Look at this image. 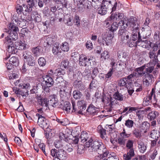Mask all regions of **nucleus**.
I'll use <instances>...</instances> for the list:
<instances>
[{
  "label": "nucleus",
  "instance_id": "nucleus-29",
  "mask_svg": "<svg viewBox=\"0 0 160 160\" xmlns=\"http://www.w3.org/2000/svg\"><path fill=\"white\" fill-rule=\"evenodd\" d=\"M109 58V52L107 50H105L101 54L100 60L103 62L106 59Z\"/></svg>",
  "mask_w": 160,
  "mask_h": 160
},
{
  "label": "nucleus",
  "instance_id": "nucleus-14",
  "mask_svg": "<svg viewBox=\"0 0 160 160\" xmlns=\"http://www.w3.org/2000/svg\"><path fill=\"white\" fill-rule=\"evenodd\" d=\"M37 96H38V101L39 104L42 106L43 108L46 107V109H47V107L48 106V100L46 98H41L40 95L37 94Z\"/></svg>",
  "mask_w": 160,
  "mask_h": 160
},
{
  "label": "nucleus",
  "instance_id": "nucleus-59",
  "mask_svg": "<svg viewBox=\"0 0 160 160\" xmlns=\"http://www.w3.org/2000/svg\"><path fill=\"white\" fill-rule=\"evenodd\" d=\"M134 142L132 140H128L127 141L126 147L127 149H130L133 148Z\"/></svg>",
  "mask_w": 160,
  "mask_h": 160
},
{
  "label": "nucleus",
  "instance_id": "nucleus-56",
  "mask_svg": "<svg viewBox=\"0 0 160 160\" xmlns=\"http://www.w3.org/2000/svg\"><path fill=\"white\" fill-rule=\"evenodd\" d=\"M132 133L137 138H139L141 137V133L138 129L135 128L133 131Z\"/></svg>",
  "mask_w": 160,
  "mask_h": 160
},
{
  "label": "nucleus",
  "instance_id": "nucleus-58",
  "mask_svg": "<svg viewBox=\"0 0 160 160\" xmlns=\"http://www.w3.org/2000/svg\"><path fill=\"white\" fill-rule=\"evenodd\" d=\"M134 122L132 120L128 119L125 121V125L128 128H132Z\"/></svg>",
  "mask_w": 160,
  "mask_h": 160
},
{
  "label": "nucleus",
  "instance_id": "nucleus-47",
  "mask_svg": "<svg viewBox=\"0 0 160 160\" xmlns=\"http://www.w3.org/2000/svg\"><path fill=\"white\" fill-rule=\"evenodd\" d=\"M91 0H87L86 1V2L83 4L84 6V8L89 9L91 8L92 6L93 7V3H92Z\"/></svg>",
  "mask_w": 160,
  "mask_h": 160
},
{
  "label": "nucleus",
  "instance_id": "nucleus-40",
  "mask_svg": "<svg viewBox=\"0 0 160 160\" xmlns=\"http://www.w3.org/2000/svg\"><path fill=\"white\" fill-rule=\"evenodd\" d=\"M9 62L15 66H18L19 63L18 58L15 57H12L9 60Z\"/></svg>",
  "mask_w": 160,
  "mask_h": 160
},
{
  "label": "nucleus",
  "instance_id": "nucleus-27",
  "mask_svg": "<svg viewBox=\"0 0 160 160\" xmlns=\"http://www.w3.org/2000/svg\"><path fill=\"white\" fill-rule=\"evenodd\" d=\"M82 75L81 72L78 70H76L73 75L74 81H81Z\"/></svg>",
  "mask_w": 160,
  "mask_h": 160
},
{
  "label": "nucleus",
  "instance_id": "nucleus-30",
  "mask_svg": "<svg viewBox=\"0 0 160 160\" xmlns=\"http://www.w3.org/2000/svg\"><path fill=\"white\" fill-rule=\"evenodd\" d=\"M158 112L156 111H152L148 114V118L151 121L153 120L158 116Z\"/></svg>",
  "mask_w": 160,
  "mask_h": 160
},
{
  "label": "nucleus",
  "instance_id": "nucleus-15",
  "mask_svg": "<svg viewBox=\"0 0 160 160\" xmlns=\"http://www.w3.org/2000/svg\"><path fill=\"white\" fill-rule=\"evenodd\" d=\"M60 44L58 42H56L53 46L52 49V52L55 55H59L62 52L60 50Z\"/></svg>",
  "mask_w": 160,
  "mask_h": 160
},
{
  "label": "nucleus",
  "instance_id": "nucleus-8",
  "mask_svg": "<svg viewBox=\"0 0 160 160\" xmlns=\"http://www.w3.org/2000/svg\"><path fill=\"white\" fill-rule=\"evenodd\" d=\"M143 77V84L145 87H148L150 85L153 78L152 75L148 73H145Z\"/></svg>",
  "mask_w": 160,
  "mask_h": 160
},
{
  "label": "nucleus",
  "instance_id": "nucleus-42",
  "mask_svg": "<svg viewBox=\"0 0 160 160\" xmlns=\"http://www.w3.org/2000/svg\"><path fill=\"white\" fill-rule=\"evenodd\" d=\"M8 26L10 32H17L19 31L18 28L13 22L10 23Z\"/></svg>",
  "mask_w": 160,
  "mask_h": 160
},
{
  "label": "nucleus",
  "instance_id": "nucleus-43",
  "mask_svg": "<svg viewBox=\"0 0 160 160\" xmlns=\"http://www.w3.org/2000/svg\"><path fill=\"white\" fill-rule=\"evenodd\" d=\"M143 29V34L145 35V38H148L150 36L151 33V31L150 28L149 27H148L147 28H145Z\"/></svg>",
  "mask_w": 160,
  "mask_h": 160
},
{
  "label": "nucleus",
  "instance_id": "nucleus-21",
  "mask_svg": "<svg viewBox=\"0 0 160 160\" xmlns=\"http://www.w3.org/2000/svg\"><path fill=\"white\" fill-rule=\"evenodd\" d=\"M97 131L100 134L101 137L103 139H105V136L106 135V130L103 128L101 125H99L97 128Z\"/></svg>",
  "mask_w": 160,
  "mask_h": 160
},
{
  "label": "nucleus",
  "instance_id": "nucleus-2",
  "mask_svg": "<svg viewBox=\"0 0 160 160\" xmlns=\"http://www.w3.org/2000/svg\"><path fill=\"white\" fill-rule=\"evenodd\" d=\"M118 27L117 22H113L110 29V30L112 31V32H110V33L107 32L103 33L102 35L101 38H98V42L99 43L101 44L102 43L103 45L105 44L108 46L111 44L112 42V40L114 37L113 32L116 31Z\"/></svg>",
  "mask_w": 160,
  "mask_h": 160
},
{
  "label": "nucleus",
  "instance_id": "nucleus-62",
  "mask_svg": "<svg viewBox=\"0 0 160 160\" xmlns=\"http://www.w3.org/2000/svg\"><path fill=\"white\" fill-rule=\"evenodd\" d=\"M54 145L56 148H60L63 146L62 142L60 140H57L54 142Z\"/></svg>",
  "mask_w": 160,
  "mask_h": 160
},
{
  "label": "nucleus",
  "instance_id": "nucleus-16",
  "mask_svg": "<svg viewBox=\"0 0 160 160\" xmlns=\"http://www.w3.org/2000/svg\"><path fill=\"white\" fill-rule=\"evenodd\" d=\"M18 35L17 32H10L9 35L6 37L4 41H7L8 40H10L11 42H12V40H16L18 38Z\"/></svg>",
  "mask_w": 160,
  "mask_h": 160
},
{
  "label": "nucleus",
  "instance_id": "nucleus-19",
  "mask_svg": "<svg viewBox=\"0 0 160 160\" xmlns=\"http://www.w3.org/2000/svg\"><path fill=\"white\" fill-rule=\"evenodd\" d=\"M48 104L53 107H56L58 103V99L55 95H51L49 96Z\"/></svg>",
  "mask_w": 160,
  "mask_h": 160
},
{
  "label": "nucleus",
  "instance_id": "nucleus-51",
  "mask_svg": "<svg viewBox=\"0 0 160 160\" xmlns=\"http://www.w3.org/2000/svg\"><path fill=\"white\" fill-rule=\"evenodd\" d=\"M113 96V98L116 99L119 101H122L123 100V95L121 93H119L118 91L115 93Z\"/></svg>",
  "mask_w": 160,
  "mask_h": 160
},
{
  "label": "nucleus",
  "instance_id": "nucleus-53",
  "mask_svg": "<svg viewBox=\"0 0 160 160\" xmlns=\"http://www.w3.org/2000/svg\"><path fill=\"white\" fill-rule=\"evenodd\" d=\"M27 64L30 66H33L35 65V61L33 57H32L28 60H26Z\"/></svg>",
  "mask_w": 160,
  "mask_h": 160
},
{
  "label": "nucleus",
  "instance_id": "nucleus-35",
  "mask_svg": "<svg viewBox=\"0 0 160 160\" xmlns=\"http://www.w3.org/2000/svg\"><path fill=\"white\" fill-rule=\"evenodd\" d=\"M18 15H17V13L14 14L12 17V20H14L15 22H17L18 23H19V25L21 23H22L23 22H25L26 20L24 19L19 18L18 17Z\"/></svg>",
  "mask_w": 160,
  "mask_h": 160
},
{
  "label": "nucleus",
  "instance_id": "nucleus-49",
  "mask_svg": "<svg viewBox=\"0 0 160 160\" xmlns=\"http://www.w3.org/2000/svg\"><path fill=\"white\" fill-rule=\"evenodd\" d=\"M112 20L110 17L108 18L104 22V26L107 28L109 27L112 25Z\"/></svg>",
  "mask_w": 160,
  "mask_h": 160
},
{
  "label": "nucleus",
  "instance_id": "nucleus-36",
  "mask_svg": "<svg viewBox=\"0 0 160 160\" xmlns=\"http://www.w3.org/2000/svg\"><path fill=\"white\" fill-rule=\"evenodd\" d=\"M89 135L86 132L83 131L81 133L80 136V138L82 142H84L88 140L89 137Z\"/></svg>",
  "mask_w": 160,
  "mask_h": 160
},
{
  "label": "nucleus",
  "instance_id": "nucleus-7",
  "mask_svg": "<svg viewBox=\"0 0 160 160\" xmlns=\"http://www.w3.org/2000/svg\"><path fill=\"white\" fill-rule=\"evenodd\" d=\"M99 111V108L96 107L92 103H91L86 110V114L88 116L90 115H94L97 114Z\"/></svg>",
  "mask_w": 160,
  "mask_h": 160
},
{
  "label": "nucleus",
  "instance_id": "nucleus-10",
  "mask_svg": "<svg viewBox=\"0 0 160 160\" xmlns=\"http://www.w3.org/2000/svg\"><path fill=\"white\" fill-rule=\"evenodd\" d=\"M137 75L135 72H133L129 75L124 77V79H125V81L126 83L132 87L133 82H136V78H137Z\"/></svg>",
  "mask_w": 160,
  "mask_h": 160
},
{
  "label": "nucleus",
  "instance_id": "nucleus-45",
  "mask_svg": "<svg viewBox=\"0 0 160 160\" xmlns=\"http://www.w3.org/2000/svg\"><path fill=\"white\" fill-rule=\"evenodd\" d=\"M19 75L15 72H12L8 75V78L10 80L16 79L19 78Z\"/></svg>",
  "mask_w": 160,
  "mask_h": 160
},
{
  "label": "nucleus",
  "instance_id": "nucleus-52",
  "mask_svg": "<svg viewBox=\"0 0 160 160\" xmlns=\"http://www.w3.org/2000/svg\"><path fill=\"white\" fill-rule=\"evenodd\" d=\"M75 148L77 149V151L78 153L81 154L84 153V147L83 145L82 144L79 145L77 147H75Z\"/></svg>",
  "mask_w": 160,
  "mask_h": 160
},
{
  "label": "nucleus",
  "instance_id": "nucleus-20",
  "mask_svg": "<svg viewBox=\"0 0 160 160\" xmlns=\"http://www.w3.org/2000/svg\"><path fill=\"white\" fill-rule=\"evenodd\" d=\"M150 125L147 122H144L140 126V129L141 132H143L144 133L147 132V130L149 128Z\"/></svg>",
  "mask_w": 160,
  "mask_h": 160
},
{
  "label": "nucleus",
  "instance_id": "nucleus-31",
  "mask_svg": "<svg viewBox=\"0 0 160 160\" xmlns=\"http://www.w3.org/2000/svg\"><path fill=\"white\" fill-rule=\"evenodd\" d=\"M66 83H68L67 82L63 80L61 76L57 77L55 81V83H56L58 86H62L63 84H66Z\"/></svg>",
  "mask_w": 160,
  "mask_h": 160
},
{
  "label": "nucleus",
  "instance_id": "nucleus-41",
  "mask_svg": "<svg viewBox=\"0 0 160 160\" xmlns=\"http://www.w3.org/2000/svg\"><path fill=\"white\" fill-rule=\"evenodd\" d=\"M41 48L38 46L33 48H32V52L34 56L37 57L40 55L41 51Z\"/></svg>",
  "mask_w": 160,
  "mask_h": 160
},
{
  "label": "nucleus",
  "instance_id": "nucleus-39",
  "mask_svg": "<svg viewBox=\"0 0 160 160\" xmlns=\"http://www.w3.org/2000/svg\"><path fill=\"white\" fill-rule=\"evenodd\" d=\"M72 112H77L78 113L81 114H83V112H82L79 109L78 106L76 105V103L74 102H72Z\"/></svg>",
  "mask_w": 160,
  "mask_h": 160
},
{
  "label": "nucleus",
  "instance_id": "nucleus-50",
  "mask_svg": "<svg viewBox=\"0 0 160 160\" xmlns=\"http://www.w3.org/2000/svg\"><path fill=\"white\" fill-rule=\"evenodd\" d=\"M127 44L129 47H137L138 46V42L133 41L130 39L129 41H127Z\"/></svg>",
  "mask_w": 160,
  "mask_h": 160
},
{
  "label": "nucleus",
  "instance_id": "nucleus-34",
  "mask_svg": "<svg viewBox=\"0 0 160 160\" xmlns=\"http://www.w3.org/2000/svg\"><path fill=\"white\" fill-rule=\"evenodd\" d=\"M159 132L157 130L153 129L151 132L150 137L153 139L157 140L159 137Z\"/></svg>",
  "mask_w": 160,
  "mask_h": 160
},
{
  "label": "nucleus",
  "instance_id": "nucleus-64",
  "mask_svg": "<svg viewBox=\"0 0 160 160\" xmlns=\"http://www.w3.org/2000/svg\"><path fill=\"white\" fill-rule=\"evenodd\" d=\"M80 56L77 52H73L71 53V57L72 58L75 60H77L78 59H79Z\"/></svg>",
  "mask_w": 160,
  "mask_h": 160
},
{
  "label": "nucleus",
  "instance_id": "nucleus-26",
  "mask_svg": "<svg viewBox=\"0 0 160 160\" xmlns=\"http://www.w3.org/2000/svg\"><path fill=\"white\" fill-rule=\"evenodd\" d=\"M66 152L62 149H59L57 154V157L59 159L63 160L66 158Z\"/></svg>",
  "mask_w": 160,
  "mask_h": 160
},
{
  "label": "nucleus",
  "instance_id": "nucleus-38",
  "mask_svg": "<svg viewBox=\"0 0 160 160\" xmlns=\"http://www.w3.org/2000/svg\"><path fill=\"white\" fill-rule=\"evenodd\" d=\"M60 48L64 52H68L69 49V46L68 43L66 42L62 43L61 45L60 44Z\"/></svg>",
  "mask_w": 160,
  "mask_h": 160
},
{
  "label": "nucleus",
  "instance_id": "nucleus-25",
  "mask_svg": "<svg viewBox=\"0 0 160 160\" xmlns=\"http://www.w3.org/2000/svg\"><path fill=\"white\" fill-rule=\"evenodd\" d=\"M138 46L143 48H147L148 47L149 44L150 47H152V43L149 41H148L147 40H145V41H142L141 40H140V41L138 42Z\"/></svg>",
  "mask_w": 160,
  "mask_h": 160
},
{
  "label": "nucleus",
  "instance_id": "nucleus-33",
  "mask_svg": "<svg viewBox=\"0 0 160 160\" xmlns=\"http://www.w3.org/2000/svg\"><path fill=\"white\" fill-rule=\"evenodd\" d=\"M156 64L151 65L150 63H148L145 65V70L146 71V73H151L153 71L154 68V66Z\"/></svg>",
  "mask_w": 160,
  "mask_h": 160
},
{
  "label": "nucleus",
  "instance_id": "nucleus-48",
  "mask_svg": "<svg viewBox=\"0 0 160 160\" xmlns=\"http://www.w3.org/2000/svg\"><path fill=\"white\" fill-rule=\"evenodd\" d=\"M15 93L19 95H21L22 97H27L28 95V91H15Z\"/></svg>",
  "mask_w": 160,
  "mask_h": 160
},
{
  "label": "nucleus",
  "instance_id": "nucleus-57",
  "mask_svg": "<svg viewBox=\"0 0 160 160\" xmlns=\"http://www.w3.org/2000/svg\"><path fill=\"white\" fill-rule=\"evenodd\" d=\"M67 107H70V102H62L60 105V108L63 110L66 109Z\"/></svg>",
  "mask_w": 160,
  "mask_h": 160
},
{
  "label": "nucleus",
  "instance_id": "nucleus-9",
  "mask_svg": "<svg viewBox=\"0 0 160 160\" xmlns=\"http://www.w3.org/2000/svg\"><path fill=\"white\" fill-rule=\"evenodd\" d=\"M3 45L7 48L8 52L12 53H15L16 47L14 46L13 42L10 40L4 41Z\"/></svg>",
  "mask_w": 160,
  "mask_h": 160
},
{
  "label": "nucleus",
  "instance_id": "nucleus-55",
  "mask_svg": "<svg viewBox=\"0 0 160 160\" xmlns=\"http://www.w3.org/2000/svg\"><path fill=\"white\" fill-rule=\"evenodd\" d=\"M36 116L38 117V123L39 125L40 123H41V122L43 120H45V118L44 116H43L42 114H36Z\"/></svg>",
  "mask_w": 160,
  "mask_h": 160
},
{
  "label": "nucleus",
  "instance_id": "nucleus-37",
  "mask_svg": "<svg viewBox=\"0 0 160 160\" xmlns=\"http://www.w3.org/2000/svg\"><path fill=\"white\" fill-rule=\"evenodd\" d=\"M65 71L66 70L65 69L60 68L57 69L55 71L54 74L55 75L58 76L63 75L65 73Z\"/></svg>",
  "mask_w": 160,
  "mask_h": 160
},
{
  "label": "nucleus",
  "instance_id": "nucleus-6",
  "mask_svg": "<svg viewBox=\"0 0 160 160\" xmlns=\"http://www.w3.org/2000/svg\"><path fill=\"white\" fill-rule=\"evenodd\" d=\"M125 28V26L121 27L119 31V36L123 42L128 39L129 37L131 35V33L127 30Z\"/></svg>",
  "mask_w": 160,
  "mask_h": 160
},
{
  "label": "nucleus",
  "instance_id": "nucleus-60",
  "mask_svg": "<svg viewBox=\"0 0 160 160\" xmlns=\"http://www.w3.org/2000/svg\"><path fill=\"white\" fill-rule=\"evenodd\" d=\"M39 64L42 66H45L46 63V60L44 58L40 57L38 60Z\"/></svg>",
  "mask_w": 160,
  "mask_h": 160
},
{
  "label": "nucleus",
  "instance_id": "nucleus-18",
  "mask_svg": "<svg viewBox=\"0 0 160 160\" xmlns=\"http://www.w3.org/2000/svg\"><path fill=\"white\" fill-rule=\"evenodd\" d=\"M131 35L130 36V39L133 41H135L138 42L140 41V40H141L140 34L139 32H138L137 31V32H133L132 34H131Z\"/></svg>",
  "mask_w": 160,
  "mask_h": 160
},
{
  "label": "nucleus",
  "instance_id": "nucleus-28",
  "mask_svg": "<svg viewBox=\"0 0 160 160\" xmlns=\"http://www.w3.org/2000/svg\"><path fill=\"white\" fill-rule=\"evenodd\" d=\"M108 7L104 6V5L102 4L99 8H98V13L101 15H104L106 13Z\"/></svg>",
  "mask_w": 160,
  "mask_h": 160
},
{
  "label": "nucleus",
  "instance_id": "nucleus-3",
  "mask_svg": "<svg viewBox=\"0 0 160 160\" xmlns=\"http://www.w3.org/2000/svg\"><path fill=\"white\" fill-rule=\"evenodd\" d=\"M42 80V84H43L42 88L44 90L48 89V88L51 87L53 83L52 78L48 75L43 76Z\"/></svg>",
  "mask_w": 160,
  "mask_h": 160
},
{
  "label": "nucleus",
  "instance_id": "nucleus-22",
  "mask_svg": "<svg viewBox=\"0 0 160 160\" xmlns=\"http://www.w3.org/2000/svg\"><path fill=\"white\" fill-rule=\"evenodd\" d=\"M16 49L19 50H23L26 48V44L22 41H18L15 44Z\"/></svg>",
  "mask_w": 160,
  "mask_h": 160
},
{
  "label": "nucleus",
  "instance_id": "nucleus-13",
  "mask_svg": "<svg viewBox=\"0 0 160 160\" xmlns=\"http://www.w3.org/2000/svg\"><path fill=\"white\" fill-rule=\"evenodd\" d=\"M89 63L91 64V62H89L88 60V58L86 56L83 55H80L79 58V64L80 66H86Z\"/></svg>",
  "mask_w": 160,
  "mask_h": 160
},
{
  "label": "nucleus",
  "instance_id": "nucleus-5",
  "mask_svg": "<svg viewBox=\"0 0 160 160\" xmlns=\"http://www.w3.org/2000/svg\"><path fill=\"white\" fill-rule=\"evenodd\" d=\"M125 26L126 28L127 27L132 28V30L136 31L138 30L139 29L138 25L137 22V18L134 17H132L128 20V22L126 24Z\"/></svg>",
  "mask_w": 160,
  "mask_h": 160
},
{
  "label": "nucleus",
  "instance_id": "nucleus-46",
  "mask_svg": "<svg viewBox=\"0 0 160 160\" xmlns=\"http://www.w3.org/2000/svg\"><path fill=\"white\" fill-rule=\"evenodd\" d=\"M82 94L80 91H74L73 93V96L75 99H79L82 96Z\"/></svg>",
  "mask_w": 160,
  "mask_h": 160
},
{
  "label": "nucleus",
  "instance_id": "nucleus-23",
  "mask_svg": "<svg viewBox=\"0 0 160 160\" xmlns=\"http://www.w3.org/2000/svg\"><path fill=\"white\" fill-rule=\"evenodd\" d=\"M138 149L140 152L144 153L146 151L147 147L144 143L141 140L138 141Z\"/></svg>",
  "mask_w": 160,
  "mask_h": 160
},
{
  "label": "nucleus",
  "instance_id": "nucleus-61",
  "mask_svg": "<svg viewBox=\"0 0 160 160\" xmlns=\"http://www.w3.org/2000/svg\"><path fill=\"white\" fill-rule=\"evenodd\" d=\"M19 87L20 88L26 89H30V86L28 83H24L22 85L20 84L19 85Z\"/></svg>",
  "mask_w": 160,
  "mask_h": 160
},
{
  "label": "nucleus",
  "instance_id": "nucleus-54",
  "mask_svg": "<svg viewBox=\"0 0 160 160\" xmlns=\"http://www.w3.org/2000/svg\"><path fill=\"white\" fill-rule=\"evenodd\" d=\"M23 56L24 58L26 60L32 57L31 52L28 51H25L23 52Z\"/></svg>",
  "mask_w": 160,
  "mask_h": 160
},
{
  "label": "nucleus",
  "instance_id": "nucleus-11",
  "mask_svg": "<svg viewBox=\"0 0 160 160\" xmlns=\"http://www.w3.org/2000/svg\"><path fill=\"white\" fill-rule=\"evenodd\" d=\"M127 82L125 81V79L124 78L121 79L119 82L118 85L120 87V90L122 89H126L127 90H134L132 87L131 86H129L128 84L126 83Z\"/></svg>",
  "mask_w": 160,
  "mask_h": 160
},
{
  "label": "nucleus",
  "instance_id": "nucleus-1",
  "mask_svg": "<svg viewBox=\"0 0 160 160\" xmlns=\"http://www.w3.org/2000/svg\"><path fill=\"white\" fill-rule=\"evenodd\" d=\"M87 147L89 148V151L92 152H96L99 154L101 158L108 157L109 154L108 151L102 142L98 141H94L90 138L85 143Z\"/></svg>",
  "mask_w": 160,
  "mask_h": 160
},
{
  "label": "nucleus",
  "instance_id": "nucleus-24",
  "mask_svg": "<svg viewBox=\"0 0 160 160\" xmlns=\"http://www.w3.org/2000/svg\"><path fill=\"white\" fill-rule=\"evenodd\" d=\"M77 106H78L79 109L82 112H83L86 108V104L85 101L84 100L78 101L77 102Z\"/></svg>",
  "mask_w": 160,
  "mask_h": 160
},
{
  "label": "nucleus",
  "instance_id": "nucleus-63",
  "mask_svg": "<svg viewBox=\"0 0 160 160\" xmlns=\"http://www.w3.org/2000/svg\"><path fill=\"white\" fill-rule=\"evenodd\" d=\"M16 9L17 12L18 14H21L22 11L24 10L22 7L19 4L17 5Z\"/></svg>",
  "mask_w": 160,
  "mask_h": 160
},
{
  "label": "nucleus",
  "instance_id": "nucleus-32",
  "mask_svg": "<svg viewBox=\"0 0 160 160\" xmlns=\"http://www.w3.org/2000/svg\"><path fill=\"white\" fill-rule=\"evenodd\" d=\"M74 89L80 90L83 87L82 81H74L73 83Z\"/></svg>",
  "mask_w": 160,
  "mask_h": 160
},
{
  "label": "nucleus",
  "instance_id": "nucleus-12",
  "mask_svg": "<svg viewBox=\"0 0 160 160\" xmlns=\"http://www.w3.org/2000/svg\"><path fill=\"white\" fill-rule=\"evenodd\" d=\"M160 55V49L158 51L157 55L153 51H150L148 53V56L153 61V64H156L158 63V56Z\"/></svg>",
  "mask_w": 160,
  "mask_h": 160
},
{
  "label": "nucleus",
  "instance_id": "nucleus-17",
  "mask_svg": "<svg viewBox=\"0 0 160 160\" xmlns=\"http://www.w3.org/2000/svg\"><path fill=\"white\" fill-rule=\"evenodd\" d=\"M145 68V65H144L140 67L137 68L135 69V71L136 72H135L136 74H137L136 75L137 77H142L145 74L146 72H142Z\"/></svg>",
  "mask_w": 160,
  "mask_h": 160
},
{
  "label": "nucleus",
  "instance_id": "nucleus-4",
  "mask_svg": "<svg viewBox=\"0 0 160 160\" xmlns=\"http://www.w3.org/2000/svg\"><path fill=\"white\" fill-rule=\"evenodd\" d=\"M155 91H151L149 96L144 98L142 103L143 106H147L151 102H152L153 104L156 103Z\"/></svg>",
  "mask_w": 160,
  "mask_h": 160
},
{
  "label": "nucleus",
  "instance_id": "nucleus-44",
  "mask_svg": "<svg viewBox=\"0 0 160 160\" xmlns=\"http://www.w3.org/2000/svg\"><path fill=\"white\" fill-rule=\"evenodd\" d=\"M59 1H61V2H59V3L58 4H59V5L58 6L57 8H58V9H60L64 8H67L68 4L67 0H59Z\"/></svg>",
  "mask_w": 160,
  "mask_h": 160
}]
</instances>
